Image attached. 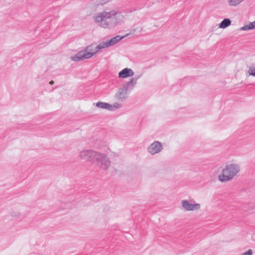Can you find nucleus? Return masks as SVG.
Returning <instances> with one entry per match:
<instances>
[{
	"mask_svg": "<svg viewBox=\"0 0 255 255\" xmlns=\"http://www.w3.org/2000/svg\"><path fill=\"white\" fill-rule=\"evenodd\" d=\"M244 0H228V3L230 5L236 6Z\"/></svg>",
	"mask_w": 255,
	"mask_h": 255,
	"instance_id": "nucleus-15",
	"label": "nucleus"
},
{
	"mask_svg": "<svg viewBox=\"0 0 255 255\" xmlns=\"http://www.w3.org/2000/svg\"><path fill=\"white\" fill-rule=\"evenodd\" d=\"M111 46L109 40L100 43L96 47L95 50H93L92 45L87 46L84 50L79 52L75 56H72L71 59L74 61H79L85 59H89L92 57L96 52L100 49L107 48Z\"/></svg>",
	"mask_w": 255,
	"mask_h": 255,
	"instance_id": "nucleus-1",
	"label": "nucleus"
},
{
	"mask_svg": "<svg viewBox=\"0 0 255 255\" xmlns=\"http://www.w3.org/2000/svg\"><path fill=\"white\" fill-rule=\"evenodd\" d=\"M11 216L14 217H19L20 214L17 212H12L11 213Z\"/></svg>",
	"mask_w": 255,
	"mask_h": 255,
	"instance_id": "nucleus-18",
	"label": "nucleus"
},
{
	"mask_svg": "<svg viewBox=\"0 0 255 255\" xmlns=\"http://www.w3.org/2000/svg\"><path fill=\"white\" fill-rule=\"evenodd\" d=\"M163 146L161 143L158 141H155L150 144L147 148V150L150 154L154 155L160 152Z\"/></svg>",
	"mask_w": 255,
	"mask_h": 255,
	"instance_id": "nucleus-8",
	"label": "nucleus"
},
{
	"mask_svg": "<svg viewBox=\"0 0 255 255\" xmlns=\"http://www.w3.org/2000/svg\"><path fill=\"white\" fill-rule=\"evenodd\" d=\"M138 79L132 78L129 81L127 82L122 88L119 89L118 92L116 94L115 97L119 101L123 102L127 98L128 91L132 90L136 84V81Z\"/></svg>",
	"mask_w": 255,
	"mask_h": 255,
	"instance_id": "nucleus-3",
	"label": "nucleus"
},
{
	"mask_svg": "<svg viewBox=\"0 0 255 255\" xmlns=\"http://www.w3.org/2000/svg\"><path fill=\"white\" fill-rule=\"evenodd\" d=\"M181 204L185 210L188 211L198 210L201 207L200 204L195 203L194 200H190V202L187 200H183L181 201Z\"/></svg>",
	"mask_w": 255,
	"mask_h": 255,
	"instance_id": "nucleus-7",
	"label": "nucleus"
},
{
	"mask_svg": "<svg viewBox=\"0 0 255 255\" xmlns=\"http://www.w3.org/2000/svg\"><path fill=\"white\" fill-rule=\"evenodd\" d=\"M113 106V111L116 109H119L122 107V105L118 103H115Z\"/></svg>",
	"mask_w": 255,
	"mask_h": 255,
	"instance_id": "nucleus-17",
	"label": "nucleus"
},
{
	"mask_svg": "<svg viewBox=\"0 0 255 255\" xmlns=\"http://www.w3.org/2000/svg\"><path fill=\"white\" fill-rule=\"evenodd\" d=\"M134 74V73L131 69L126 68L119 72V77L126 78L129 77H132Z\"/></svg>",
	"mask_w": 255,
	"mask_h": 255,
	"instance_id": "nucleus-10",
	"label": "nucleus"
},
{
	"mask_svg": "<svg viewBox=\"0 0 255 255\" xmlns=\"http://www.w3.org/2000/svg\"><path fill=\"white\" fill-rule=\"evenodd\" d=\"M133 32L135 31V29H133Z\"/></svg>",
	"mask_w": 255,
	"mask_h": 255,
	"instance_id": "nucleus-20",
	"label": "nucleus"
},
{
	"mask_svg": "<svg viewBox=\"0 0 255 255\" xmlns=\"http://www.w3.org/2000/svg\"><path fill=\"white\" fill-rule=\"evenodd\" d=\"M97 151L92 149L83 150L80 152L79 157L84 160L93 163Z\"/></svg>",
	"mask_w": 255,
	"mask_h": 255,
	"instance_id": "nucleus-6",
	"label": "nucleus"
},
{
	"mask_svg": "<svg viewBox=\"0 0 255 255\" xmlns=\"http://www.w3.org/2000/svg\"><path fill=\"white\" fill-rule=\"evenodd\" d=\"M106 14V28H112L116 26L122 20L123 16L121 13L115 10L109 12L106 11L105 13Z\"/></svg>",
	"mask_w": 255,
	"mask_h": 255,
	"instance_id": "nucleus-4",
	"label": "nucleus"
},
{
	"mask_svg": "<svg viewBox=\"0 0 255 255\" xmlns=\"http://www.w3.org/2000/svg\"><path fill=\"white\" fill-rule=\"evenodd\" d=\"M93 163L103 170H106L110 167L111 161L106 154L97 151Z\"/></svg>",
	"mask_w": 255,
	"mask_h": 255,
	"instance_id": "nucleus-5",
	"label": "nucleus"
},
{
	"mask_svg": "<svg viewBox=\"0 0 255 255\" xmlns=\"http://www.w3.org/2000/svg\"><path fill=\"white\" fill-rule=\"evenodd\" d=\"M129 35V34H127L124 36H121L120 35H117L114 38L110 39L109 40V43L110 44L111 46L115 45L117 43H118L120 40H121L123 38L128 36Z\"/></svg>",
	"mask_w": 255,
	"mask_h": 255,
	"instance_id": "nucleus-12",
	"label": "nucleus"
},
{
	"mask_svg": "<svg viewBox=\"0 0 255 255\" xmlns=\"http://www.w3.org/2000/svg\"><path fill=\"white\" fill-rule=\"evenodd\" d=\"M255 29V21L254 22H250L247 24L245 25L244 26L240 28V30H248L251 29Z\"/></svg>",
	"mask_w": 255,
	"mask_h": 255,
	"instance_id": "nucleus-13",
	"label": "nucleus"
},
{
	"mask_svg": "<svg viewBox=\"0 0 255 255\" xmlns=\"http://www.w3.org/2000/svg\"><path fill=\"white\" fill-rule=\"evenodd\" d=\"M231 21L229 18H225L222 21L219 25L221 28H225L231 25Z\"/></svg>",
	"mask_w": 255,
	"mask_h": 255,
	"instance_id": "nucleus-14",
	"label": "nucleus"
},
{
	"mask_svg": "<svg viewBox=\"0 0 255 255\" xmlns=\"http://www.w3.org/2000/svg\"><path fill=\"white\" fill-rule=\"evenodd\" d=\"M106 11H103L97 13L94 16V19L96 23L100 26L106 28L105 25L106 24V16L105 13Z\"/></svg>",
	"mask_w": 255,
	"mask_h": 255,
	"instance_id": "nucleus-9",
	"label": "nucleus"
},
{
	"mask_svg": "<svg viewBox=\"0 0 255 255\" xmlns=\"http://www.w3.org/2000/svg\"><path fill=\"white\" fill-rule=\"evenodd\" d=\"M96 106L97 107L100 108V109H107L109 111H113V106L112 105H110L107 103L103 102H98Z\"/></svg>",
	"mask_w": 255,
	"mask_h": 255,
	"instance_id": "nucleus-11",
	"label": "nucleus"
},
{
	"mask_svg": "<svg viewBox=\"0 0 255 255\" xmlns=\"http://www.w3.org/2000/svg\"><path fill=\"white\" fill-rule=\"evenodd\" d=\"M248 73L250 75L255 77V66H251L248 70Z\"/></svg>",
	"mask_w": 255,
	"mask_h": 255,
	"instance_id": "nucleus-16",
	"label": "nucleus"
},
{
	"mask_svg": "<svg viewBox=\"0 0 255 255\" xmlns=\"http://www.w3.org/2000/svg\"><path fill=\"white\" fill-rule=\"evenodd\" d=\"M240 171L239 165L230 163L226 165L222 170V174L218 176V179L222 182H226L231 180Z\"/></svg>",
	"mask_w": 255,
	"mask_h": 255,
	"instance_id": "nucleus-2",
	"label": "nucleus"
},
{
	"mask_svg": "<svg viewBox=\"0 0 255 255\" xmlns=\"http://www.w3.org/2000/svg\"><path fill=\"white\" fill-rule=\"evenodd\" d=\"M54 81H51L50 82H49V84L50 85H53L54 84Z\"/></svg>",
	"mask_w": 255,
	"mask_h": 255,
	"instance_id": "nucleus-19",
	"label": "nucleus"
}]
</instances>
